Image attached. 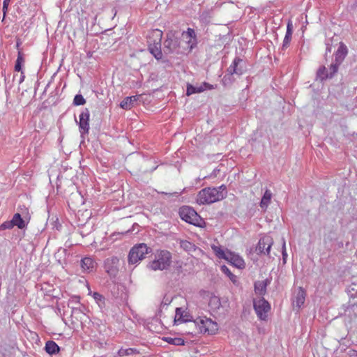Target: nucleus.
<instances>
[{
	"instance_id": "20e7f679",
	"label": "nucleus",
	"mask_w": 357,
	"mask_h": 357,
	"mask_svg": "<svg viewBox=\"0 0 357 357\" xmlns=\"http://www.w3.org/2000/svg\"><path fill=\"white\" fill-rule=\"evenodd\" d=\"M179 215L181 218L195 226L202 227L204 223L199 215L190 206H183L180 208Z\"/></svg>"
},
{
	"instance_id": "5701e85b",
	"label": "nucleus",
	"mask_w": 357,
	"mask_h": 357,
	"mask_svg": "<svg viewBox=\"0 0 357 357\" xmlns=\"http://www.w3.org/2000/svg\"><path fill=\"white\" fill-rule=\"evenodd\" d=\"M24 61H24L23 53L21 51H19L18 54H17V58L16 59L15 64V70L17 72L23 71L22 69V66L24 65Z\"/></svg>"
},
{
	"instance_id": "58836bf2",
	"label": "nucleus",
	"mask_w": 357,
	"mask_h": 357,
	"mask_svg": "<svg viewBox=\"0 0 357 357\" xmlns=\"http://www.w3.org/2000/svg\"><path fill=\"white\" fill-rule=\"evenodd\" d=\"M10 0H3V10L4 12L7 10L8 6L9 3H10Z\"/></svg>"
},
{
	"instance_id": "f8f14e48",
	"label": "nucleus",
	"mask_w": 357,
	"mask_h": 357,
	"mask_svg": "<svg viewBox=\"0 0 357 357\" xmlns=\"http://www.w3.org/2000/svg\"><path fill=\"white\" fill-rule=\"evenodd\" d=\"M89 116L90 114L88 109H85V110L79 115V126L84 133H87L89 130Z\"/></svg>"
},
{
	"instance_id": "1a4fd4ad",
	"label": "nucleus",
	"mask_w": 357,
	"mask_h": 357,
	"mask_svg": "<svg viewBox=\"0 0 357 357\" xmlns=\"http://www.w3.org/2000/svg\"><path fill=\"white\" fill-rule=\"evenodd\" d=\"M273 243V238L270 236H265L259 241L257 246V250L259 253L268 255Z\"/></svg>"
},
{
	"instance_id": "2f4dec72",
	"label": "nucleus",
	"mask_w": 357,
	"mask_h": 357,
	"mask_svg": "<svg viewBox=\"0 0 357 357\" xmlns=\"http://www.w3.org/2000/svg\"><path fill=\"white\" fill-rule=\"evenodd\" d=\"M86 103V100L81 94H77L75 96L73 104L76 106L84 105Z\"/></svg>"
},
{
	"instance_id": "37998d69",
	"label": "nucleus",
	"mask_w": 357,
	"mask_h": 357,
	"mask_svg": "<svg viewBox=\"0 0 357 357\" xmlns=\"http://www.w3.org/2000/svg\"><path fill=\"white\" fill-rule=\"evenodd\" d=\"M325 70H326V68H325V67H322V68H319V72H318L319 75H320L321 73H323V72H324Z\"/></svg>"
},
{
	"instance_id": "7c9ffc66",
	"label": "nucleus",
	"mask_w": 357,
	"mask_h": 357,
	"mask_svg": "<svg viewBox=\"0 0 357 357\" xmlns=\"http://www.w3.org/2000/svg\"><path fill=\"white\" fill-rule=\"evenodd\" d=\"M180 245L183 250L188 252L195 250V245L188 241H181L180 242Z\"/></svg>"
},
{
	"instance_id": "9b49d317",
	"label": "nucleus",
	"mask_w": 357,
	"mask_h": 357,
	"mask_svg": "<svg viewBox=\"0 0 357 357\" xmlns=\"http://www.w3.org/2000/svg\"><path fill=\"white\" fill-rule=\"evenodd\" d=\"M182 36L186 40L190 50L197 46V36L193 29L188 28L187 31L182 33Z\"/></svg>"
},
{
	"instance_id": "6ab92c4d",
	"label": "nucleus",
	"mask_w": 357,
	"mask_h": 357,
	"mask_svg": "<svg viewBox=\"0 0 357 357\" xmlns=\"http://www.w3.org/2000/svg\"><path fill=\"white\" fill-rule=\"evenodd\" d=\"M45 349L49 354H54L59 351V347L54 341L49 340L45 344Z\"/></svg>"
},
{
	"instance_id": "4c0bfd02",
	"label": "nucleus",
	"mask_w": 357,
	"mask_h": 357,
	"mask_svg": "<svg viewBox=\"0 0 357 357\" xmlns=\"http://www.w3.org/2000/svg\"><path fill=\"white\" fill-rule=\"evenodd\" d=\"M286 32H289V33H293V24H292V22L290 21V20L287 23V31Z\"/></svg>"
},
{
	"instance_id": "393cba45",
	"label": "nucleus",
	"mask_w": 357,
	"mask_h": 357,
	"mask_svg": "<svg viewBox=\"0 0 357 357\" xmlns=\"http://www.w3.org/2000/svg\"><path fill=\"white\" fill-rule=\"evenodd\" d=\"M12 223L14 226H17L19 229H23L25 227L24 221L21 218V215L20 213H15L13 219L11 220Z\"/></svg>"
},
{
	"instance_id": "cd10ccee",
	"label": "nucleus",
	"mask_w": 357,
	"mask_h": 357,
	"mask_svg": "<svg viewBox=\"0 0 357 357\" xmlns=\"http://www.w3.org/2000/svg\"><path fill=\"white\" fill-rule=\"evenodd\" d=\"M160 46L161 45H152L151 47H149L151 53L153 54L157 59H160L162 56Z\"/></svg>"
},
{
	"instance_id": "79ce46f5",
	"label": "nucleus",
	"mask_w": 357,
	"mask_h": 357,
	"mask_svg": "<svg viewBox=\"0 0 357 357\" xmlns=\"http://www.w3.org/2000/svg\"><path fill=\"white\" fill-rule=\"evenodd\" d=\"M24 78H25L24 73V71H22L21 72V77H20V83L23 82L24 80Z\"/></svg>"
},
{
	"instance_id": "a211bd4d",
	"label": "nucleus",
	"mask_w": 357,
	"mask_h": 357,
	"mask_svg": "<svg viewBox=\"0 0 357 357\" xmlns=\"http://www.w3.org/2000/svg\"><path fill=\"white\" fill-rule=\"evenodd\" d=\"M81 266L84 271L90 272L94 267V261L90 257H84L81 261Z\"/></svg>"
},
{
	"instance_id": "c85d7f7f",
	"label": "nucleus",
	"mask_w": 357,
	"mask_h": 357,
	"mask_svg": "<svg viewBox=\"0 0 357 357\" xmlns=\"http://www.w3.org/2000/svg\"><path fill=\"white\" fill-rule=\"evenodd\" d=\"M164 340L169 344H174V345H183L184 344V340L181 337H164Z\"/></svg>"
},
{
	"instance_id": "7ed1b4c3",
	"label": "nucleus",
	"mask_w": 357,
	"mask_h": 357,
	"mask_svg": "<svg viewBox=\"0 0 357 357\" xmlns=\"http://www.w3.org/2000/svg\"><path fill=\"white\" fill-rule=\"evenodd\" d=\"M172 255L167 250H160L155 259L149 264V268L153 271H162L168 268L171 263Z\"/></svg>"
},
{
	"instance_id": "0eeeda50",
	"label": "nucleus",
	"mask_w": 357,
	"mask_h": 357,
	"mask_svg": "<svg viewBox=\"0 0 357 357\" xmlns=\"http://www.w3.org/2000/svg\"><path fill=\"white\" fill-rule=\"evenodd\" d=\"M192 316L190 314L189 311L184 307H176V313L174 317V324H181L183 323H190L188 326L190 328H192Z\"/></svg>"
},
{
	"instance_id": "4be33fe9",
	"label": "nucleus",
	"mask_w": 357,
	"mask_h": 357,
	"mask_svg": "<svg viewBox=\"0 0 357 357\" xmlns=\"http://www.w3.org/2000/svg\"><path fill=\"white\" fill-rule=\"evenodd\" d=\"M272 198V193L269 190H266L264 192V195L261 200L260 206L262 208H266L268 204L271 202Z\"/></svg>"
},
{
	"instance_id": "f03ea898",
	"label": "nucleus",
	"mask_w": 357,
	"mask_h": 357,
	"mask_svg": "<svg viewBox=\"0 0 357 357\" xmlns=\"http://www.w3.org/2000/svg\"><path fill=\"white\" fill-rule=\"evenodd\" d=\"M226 187L222 185L218 188H206L199 192L197 202L199 204H209L222 199L225 195L224 192Z\"/></svg>"
},
{
	"instance_id": "473e14b6",
	"label": "nucleus",
	"mask_w": 357,
	"mask_h": 357,
	"mask_svg": "<svg viewBox=\"0 0 357 357\" xmlns=\"http://www.w3.org/2000/svg\"><path fill=\"white\" fill-rule=\"evenodd\" d=\"M291 38H292V33L286 32L285 36L283 40V43H282L283 49H286L289 46L290 42L291 40Z\"/></svg>"
},
{
	"instance_id": "39448f33",
	"label": "nucleus",
	"mask_w": 357,
	"mask_h": 357,
	"mask_svg": "<svg viewBox=\"0 0 357 357\" xmlns=\"http://www.w3.org/2000/svg\"><path fill=\"white\" fill-rule=\"evenodd\" d=\"M150 248L145 243H140L135 245L128 255V263L135 264L145 258L149 252Z\"/></svg>"
},
{
	"instance_id": "423d86ee",
	"label": "nucleus",
	"mask_w": 357,
	"mask_h": 357,
	"mask_svg": "<svg viewBox=\"0 0 357 357\" xmlns=\"http://www.w3.org/2000/svg\"><path fill=\"white\" fill-rule=\"evenodd\" d=\"M254 308L257 317L261 320H266L271 305L264 298L254 301Z\"/></svg>"
},
{
	"instance_id": "dca6fc26",
	"label": "nucleus",
	"mask_w": 357,
	"mask_h": 357,
	"mask_svg": "<svg viewBox=\"0 0 357 357\" xmlns=\"http://www.w3.org/2000/svg\"><path fill=\"white\" fill-rule=\"evenodd\" d=\"M348 53L347 46L343 43H340L339 47L335 52V61L338 63L342 62Z\"/></svg>"
},
{
	"instance_id": "f257e3e1",
	"label": "nucleus",
	"mask_w": 357,
	"mask_h": 357,
	"mask_svg": "<svg viewBox=\"0 0 357 357\" xmlns=\"http://www.w3.org/2000/svg\"><path fill=\"white\" fill-rule=\"evenodd\" d=\"M192 328H189L185 331V333L193 334L198 332L200 333L213 335L218 331V324L206 317H197L192 322Z\"/></svg>"
},
{
	"instance_id": "4468645a",
	"label": "nucleus",
	"mask_w": 357,
	"mask_h": 357,
	"mask_svg": "<svg viewBox=\"0 0 357 357\" xmlns=\"http://www.w3.org/2000/svg\"><path fill=\"white\" fill-rule=\"evenodd\" d=\"M226 260L230 262L233 266L240 269H243L245 266V264L243 258L238 255L231 252L229 253Z\"/></svg>"
},
{
	"instance_id": "6e6552de",
	"label": "nucleus",
	"mask_w": 357,
	"mask_h": 357,
	"mask_svg": "<svg viewBox=\"0 0 357 357\" xmlns=\"http://www.w3.org/2000/svg\"><path fill=\"white\" fill-rule=\"evenodd\" d=\"M119 259L116 257L107 258L105 261V271L111 276H116L119 272Z\"/></svg>"
},
{
	"instance_id": "f3484780",
	"label": "nucleus",
	"mask_w": 357,
	"mask_h": 357,
	"mask_svg": "<svg viewBox=\"0 0 357 357\" xmlns=\"http://www.w3.org/2000/svg\"><path fill=\"white\" fill-rule=\"evenodd\" d=\"M305 291L302 287H299L295 299L293 301L294 305H296L298 307H301L305 303Z\"/></svg>"
},
{
	"instance_id": "412c9836",
	"label": "nucleus",
	"mask_w": 357,
	"mask_h": 357,
	"mask_svg": "<svg viewBox=\"0 0 357 357\" xmlns=\"http://www.w3.org/2000/svg\"><path fill=\"white\" fill-rule=\"evenodd\" d=\"M139 354V351L135 348H128V349L121 348L117 352V355L119 357H123V356H131V355Z\"/></svg>"
},
{
	"instance_id": "c756f323",
	"label": "nucleus",
	"mask_w": 357,
	"mask_h": 357,
	"mask_svg": "<svg viewBox=\"0 0 357 357\" xmlns=\"http://www.w3.org/2000/svg\"><path fill=\"white\" fill-rule=\"evenodd\" d=\"M178 46L177 41L173 39H167L165 41V47L169 50V52L175 50Z\"/></svg>"
},
{
	"instance_id": "f704fd0d",
	"label": "nucleus",
	"mask_w": 357,
	"mask_h": 357,
	"mask_svg": "<svg viewBox=\"0 0 357 357\" xmlns=\"http://www.w3.org/2000/svg\"><path fill=\"white\" fill-rule=\"evenodd\" d=\"M13 227V224L12 221H6L0 225L1 230L10 229Z\"/></svg>"
},
{
	"instance_id": "9d476101",
	"label": "nucleus",
	"mask_w": 357,
	"mask_h": 357,
	"mask_svg": "<svg viewBox=\"0 0 357 357\" xmlns=\"http://www.w3.org/2000/svg\"><path fill=\"white\" fill-rule=\"evenodd\" d=\"M162 31L159 29H153L149 31L146 38L149 47L152 45H161Z\"/></svg>"
},
{
	"instance_id": "b1692460",
	"label": "nucleus",
	"mask_w": 357,
	"mask_h": 357,
	"mask_svg": "<svg viewBox=\"0 0 357 357\" xmlns=\"http://www.w3.org/2000/svg\"><path fill=\"white\" fill-rule=\"evenodd\" d=\"M24 61H24L23 53L21 51H19L18 54H17V58L16 59L15 64V70L17 72L23 71L22 69V66L24 65Z\"/></svg>"
},
{
	"instance_id": "72a5a7b5",
	"label": "nucleus",
	"mask_w": 357,
	"mask_h": 357,
	"mask_svg": "<svg viewBox=\"0 0 357 357\" xmlns=\"http://www.w3.org/2000/svg\"><path fill=\"white\" fill-rule=\"evenodd\" d=\"M203 90L204 89L202 87L197 88V87H194L192 85H190L187 88L186 93L188 96H190L195 93H200V92L203 91Z\"/></svg>"
},
{
	"instance_id": "e433bc0d",
	"label": "nucleus",
	"mask_w": 357,
	"mask_h": 357,
	"mask_svg": "<svg viewBox=\"0 0 357 357\" xmlns=\"http://www.w3.org/2000/svg\"><path fill=\"white\" fill-rule=\"evenodd\" d=\"M282 254L283 257V260H285V257H287V252H286V246H285V241L284 239L282 241Z\"/></svg>"
},
{
	"instance_id": "ea45409f",
	"label": "nucleus",
	"mask_w": 357,
	"mask_h": 357,
	"mask_svg": "<svg viewBox=\"0 0 357 357\" xmlns=\"http://www.w3.org/2000/svg\"><path fill=\"white\" fill-rule=\"evenodd\" d=\"M349 355L350 357H357V351L356 350H349Z\"/></svg>"
},
{
	"instance_id": "bb28decb",
	"label": "nucleus",
	"mask_w": 357,
	"mask_h": 357,
	"mask_svg": "<svg viewBox=\"0 0 357 357\" xmlns=\"http://www.w3.org/2000/svg\"><path fill=\"white\" fill-rule=\"evenodd\" d=\"M221 270L225 274H226L229 278L230 280L234 284H236L238 283L237 277L230 271L227 266L225 265L222 266Z\"/></svg>"
},
{
	"instance_id": "2eb2a0df",
	"label": "nucleus",
	"mask_w": 357,
	"mask_h": 357,
	"mask_svg": "<svg viewBox=\"0 0 357 357\" xmlns=\"http://www.w3.org/2000/svg\"><path fill=\"white\" fill-rule=\"evenodd\" d=\"M139 99V96H132L125 98L120 103V107L123 109H130L133 107L134 102Z\"/></svg>"
},
{
	"instance_id": "a878e982",
	"label": "nucleus",
	"mask_w": 357,
	"mask_h": 357,
	"mask_svg": "<svg viewBox=\"0 0 357 357\" xmlns=\"http://www.w3.org/2000/svg\"><path fill=\"white\" fill-rule=\"evenodd\" d=\"M266 287L264 281H257L255 283V291L259 295H264L266 292Z\"/></svg>"
},
{
	"instance_id": "ddd939ff",
	"label": "nucleus",
	"mask_w": 357,
	"mask_h": 357,
	"mask_svg": "<svg viewBox=\"0 0 357 357\" xmlns=\"http://www.w3.org/2000/svg\"><path fill=\"white\" fill-rule=\"evenodd\" d=\"M241 63H243V60L241 59L238 57L235 58L228 68V72L229 74H236L238 75H242L245 71V68L241 66L238 67Z\"/></svg>"
},
{
	"instance_id": "a19ab883",
	"label": "nucleus",
	"mask_w": 357,
	"mask_h": 357,
	"mask_svg": "<svg viewBox=\"0 0 357 357\" xmlns=\"http://www.w3.org/2000/svg\"><path fill=\"white\" fill-rule=\"evenodd\" d=\"M337 68H338L337 64H332L331 66V69L333 73H335L337 71Z\"/></svg>"
},
{
	"instance_id": "c9c22d12",
	"label": "nucleus",
	"mask_w": 357,
	"mask_h": 357,
	"mask_svg": "<svg viewBox=\"0 0 357 357\" xmlns=\"http://www.w3.org/2000/svg\"><path fill=\"white\" fill-rule=\"evenodd\" d=\"M93 297L96 301H102L104 300V297L98 292H94L93 294Z\"/></svg>"
},
{
	"instance_id": "aec40b11",
	"label": "nucleus",
	"mask_w": 357,
	"mask_h": 357,
	"mask_svg": "<svg viewBox=\"0 0 357 357\" xmlns=\"http://www.w3.org/2000/svg\"><path fill=\"white\" fill-rule=\"evenodd\" d=\"M211 248H212L213 251L214 252V253L215 254V255L219 259H223L226 260L227 257L229 255V253L230 252V251H229V250H227V251L223 250L220 246H217V245H213L211 246Z\"/></svg>"
}]
</instances>
